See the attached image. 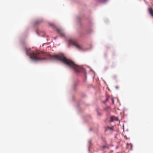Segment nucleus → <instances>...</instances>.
Wrapping results in <instances>:
<instances>
[{"instance_id":"nucleus-1","label":"nucleus","mask_w":153,"mask_h":153,"mask_svg":"<svg viewBox=\"0 0 153 153\" xmlns=\"http://www.w3.org/2000/svg\"><path fill=\"white\" fill-rule=\"evenodd\" d=\"M25 52L26 54L29 56L30 58L32 60H33L35 62L42 61L47 59L59 60L63 62L68 67L76 72H82L85 73V69L82 67L76 65L72 61L66 58L62 53L52 55L48 53H44V55L46 56V57L40 58L37 56L39 54L38 53H36L32 51L30 49L27 48Z\"/></svg>"},{"instance_id":"nucleus-2","label":"nucleus","mask_w":153,"mask_h":153,"mask_svg":"<svg viewBox=\"0 0 153 153\" xmlns=\"http://www.w3.org/2000/svg\"><path fill=\"white\" fill-rule=\"evenodd\" d=\"M68 44L70 45H72L75 46L79 50L84 51L87 50L82 46L81 45L78 43L74 39H70L68 40Z\"/></svg>"},{"instance_id":"nucleus-3","label":"nucleus","mask_w":153,"mask_h":153,"mask_svg":"<svg viewBox=\"0 0 153 153\" xmlns=\"http://www.w3.org/2000/svg\"><path fill=\"white\" fill-rule=\"evenodd\" d=\"M56 30L61 36L64 37L65 36L63 30L62 28H56Z\"/></svg>"},{"instance_id":"nucleus-4","label":"nucleus","mask_w":153,"mask_h":153,"mask_svg":"<svg viewBox=\"0 0 153 153\" xmlns=\"http://www.w3.org/2000/svg\"><path fill=\"white\" fill-rule=\"evenodd\" d=\"M110 120L112 122H113L115 120L118 121L119 120V119L117 117L111 116L110 118Z\"/></svg>"},{"instance_id":"nucleus-5","label":"nucleus","mask_w":153,"mask_h":153,"mask_svg":"<svg viewBox=\"0 0 153 153\" xmlns=\"http://www.w3.org/2000/svg\"><path fill=\"white\" fill-rule=\"evenodd\" d=\"M148 10L149 13L153 17V10L151 8H149Z\"/></svg>"},{"instance_id":"nucleus-6","label":"nucleus","mask_w":153,"mask_h":153,"mask_svg":"<svg viewBox=\"0 0 153 153\" xmlns=\"http://www.w3.org/2000/svg\"><path fill=\"white\" fill-rule=\"evenodd\" d=\"M36 33L38 34V35L39 36H43V37H44V36H45L44 35H41V34H39L37 31L36 32Z\"/></svg>"},{"instance_id":"nucleus-7","label":"nucleus","mask_w":153,"mask_h":153,"mask_svg":"<svg viewBox=\"0 0 153 153\" xmlns=\"http://www.w3.org/2000/svg\"><path fill=\"white\" fill-rule=\"evenodd\" d=\"M130 144L131 145V149L132 150V148L133 146L132 144L131 143H130Z\"/></svg>"},{"instance_id":"nucleus-8","label":"nucleus","mask_w":153,"mask_h":153,"mask_svg":"<svg viewBox=\"0 0 153 153\" xmlns=\"http://www.w3.org/2000/svg\"><path fill=\"white\" fill-rule=\"evenodd\" d=\"M106 0H104V1H101V2L102 3H105L106 2Z\"/></svg>"},{"instance_id":"nucleus-9","label":"nucleus","mask_w":153,"mask_h":153,"mask_svg":"<svg viewBox=\"0 0 153 153\" xmlns=\"http://www.w3.org/2000/svg\"><path fill=\"white\" fill-rule=\"evenodd\" d=\"M102 147L103 149H104L105 148H107V147L106 146H103Z\"/></svg>"},{"instance_id":"nucleus-10","label":"nucleus","mask_w":153,"mask_h":153,"mask_svg":"<svg viewBox=\"0 0 153 153\" xmlns=\"http://www.w3.org/2000/svg\"><path fill=\"white\" fill-rule=\"evenodd\" d=\"M111 101L113 103V104L114 103V99L113 98H111Z\"/></svg>"},{"instance_id":"nucleus-11","label":"nucleus","mask_w":153,"mask_h":153,"mask_svg":"<svg viewBox=\"0 0 153 153\" xmlns=\"http://www.w3.org/2000/svg\"><path fill=\"white\" fill-rule=\"evenodd\" d=\"M91 144V141H89L88 142V145H90Z\"/></svg>"},{"instance_id":"nucleus-12","label":"nucleus","mask_w":153,"mask_h":153,"mask_svg":"<svg viewBox=\"0 0 153 153\" xmlns=\"http://www.w3.org/2000/svg\"><path fill=\"white\" fill-rule=\"evenodd\" d=\"M108 128L110 130H112L113 129L112 127H108Z\"/></svg>"},{"instance_id":"nucleus-13","label":"nucleus","mask_w":153,"mask_h":153,"mask_svg":"<svg viewBox=\"0 0 153 153\" xmlns=\"http://www.w3.org/2000/svg\"><path fill=\"white\" fill-rule=\"evenodd\" d=\"M124 138H125V139H128L127 137H126V136L125 135L124 136Z\"/></svg>"},{"instance_id":"nucleus-14","label":"nucleus","mask_w":153,"mask_h":153,"mask_svg":"<svg viewBox=\"0 0 153 153\" xmlns=\"http://www.w3.org/2000/svg\"><path fill=\"white\" fill-rule=\"evenodd\" d=\"M109 97H107L106 99V100L108 101L109 99Z\"/></svg>"},{"instance_id":"nucleus-15","label":"nucleus","mask_w":153,"mask_h":153,"mask_svg":"<svg viewBox=\"0 0 153 153\" xmlns=\"http://www.w3.org/2000/svg\"><path fill=\"white\" fill-rule=\"evenodd\" d=\"M98 114L99 115H100V114H99V113L98 112Z\"/></svg>"},{"instance_id":"nucleus-16","label":"nucleus","mask_w":153,"mask_h":153,"mask_svg":"<svg viewBox=\"0 0 153 153\" xmlns=\"http://www.w3.org/2000/svg\"><path fill=\"white\" fill-rule=\"evenodd\" d=\"M50 25L51 26H53V24H51Z\"/></svg>"},{"instance_id":"nucleus-17","label":"nucleus","mask_w":153,"mask_h":153,"mask_svg":"<svg viewBox=\"0 0 153 153\" xmlns=\"http://www.w3.org/2000/svg\"><path fill=\"white\" fill-rule=\"evenodd\" d=\"M116 88H118V86H116Z\"/></svg>"},{"instance_id":"nucleus-18","label":"nucleus","mask_w":153,"mask_h":153,"mask_svg":"<svg viewBox=\"0 0 153 153\" xmlns=\"http://www.w3.org/2000/svg\"><path fill=\"white\" fill-rule=\"evenodd\" d=\"M117 147H118L117 146L116 147V149H117Z\"/></svg>"},{"instance_id":"nucleus-19","label":"nucleus","mask_w":153,"mask_h":153,"mask_svg":"<svg viewBox=\"0 0 153 153\" xmlns=\"http://www.w3.org/2000/svg\"><path fill=\"white\" fill-rule=\"evenodd\" d=\"M44 44H43V45H42V46H43V45H44Z\"/></svg>"},{"instance_id":"nucleus-20","label":"nucleus","mask_w":153,"mask_h":153,"mask_svg":"<svg viewBox=\"0 0 153 153\" xmlns=\"http://www.w3.org/2000/svg\"><path fill=\"white\" fill-rule=\"evenodd\" d=\"M117 100L118 101V99H117Z\"/></svg>"},{"instance_id":"nucleus-21","label":"nucleus","mask_w":153,"mask_h":153,"mask_svg":"<svg viewBox=\"0 0 153 153\" xmlns=\"http://www.w3.org/2000/svg\"><path fill=\"white\" fill-rule=\"evenodd\" d=\"M88 150H89V148H88Z\"/></svg>"}]
</instances>
